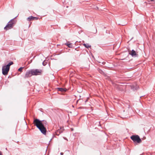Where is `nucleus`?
<instances>
[{
    "instance_id": "nucleus-1",
    "label": "nucleus",
    "mask_w": 155,
    "mask_h": 155,
    "mask_svg": "<svg viewBox=\"0 0 155 155\" xmlns=\"http://www.w3.org/2000/svg\"><path fill=\"white\" fill-rule=\"evenodd\" d=\"M33 123L42 134L44 135H46L47 131L46 127L48 125V123L46 120H40L37 118L34 119Z\"/></svg>"
},
{
    "instance_id": "nucleus-2",
    "label": "nucleus",
    "mask_w": 155,
    "mask_h": 155,
    "mask_svg": "<svg viewBox=\"0 0 155 155\" xmlns=\"http://www.w3.org/2000/svg\"><path fill=\"white\" fill-rule=\"evenodd\" d=\"M130 139L135 143H140L142 142L139 136L137 135H133L130 137Z\"/></svg>"
},
{
    "instance_id": "nucleus-3",
    "label": "nucleus",
    "mask_w": 155,
    "mask_h": 155,
    "mask_svg": "<svg viewBox=\"0 0 155 155\" xmlns=\"http://www.w3.org/2000/svg\"><path fill=\"white\" fill-rule=\"evenodd\" d=\"M17 17H15L14 18L11 20L8 23L7 25L4 27V29L5 30L11 29L13 28L14 26V19Z\"/></svg>"
},
{
    "instance_id": "nucleus-4",
    "label": "nucleus",
    "mask_w": 155,
    "mask_h": 155,
    "mask_svg": "<svg viewBox=\"0 0 155 155\" xmlns=\"http://www.w3.org/2000/svg\"><path fill=\"white\" fill-rule=\"evenodd\" d=\"M31 70L32 75L35 76L41 75L42 71L41 70L38 69H31Z\"/></svg>"
},
{
    "instance_id": "nucleus-5",
    "label": "nucleus",
    "mask_w": 155,
    "mask_h": 155,
    "mask_svg": "<svg viewBox=\"0 0 155 155\" xmlns=\"http://www.w3.org/2000/svg\"><path fill=\"white\" fill-rule=\"evenodd\" d=\"M10 68L6 65H4L2 67V73L4 75H6L8 74Z\"/></svg>"
},
{
    "instance_id": "nucleus-6",
    "label": "nucleus",
    "mask_w": 155,
    "mask_h": 155,
    "mask_svg": "<svg viewBox=\"0 0 155 155\" xmlns=\"http://www.w3.org/2000/svg\"><path fill=\"white\" fill-rule=\"evenodd\" d=\"M129 54L133 57H137L138 55L136 51L134 49L132 50L130 52H129Z\"/></svg>"
},
{
    "instance_id": "nucleus-7",
    "label": "nucleus",
    "mask_w": 155,
    "mask_h": 155,
    "mask_svg": "<svg viewBox=\"0 0 155 155\" xmlns=\"http://www.w3.org/2000/svg\"><path fill=\"white\" fill-rule=\"evenodd\" d=\"M31 72L32 71L31 69L27 71L24 76V78H28L33 75H32V73H31Z\"/></svg>"
},
{
    "instance_id": "nucleus-8",
    "label": "nucleus",
    "mask_w": 155,
    "mask_h": 155,
    "mask_svg": "<svg viewBox=\"0 0 155 155\" xmlns=\"http://www.w3.org/2000/svg\"><path fill=\"white\" fill-rule=\"evenodd\" d=\"M38 19V18L36 17H35L32 16H30L27 18V20L28 21H30L33 20H36Z\"/></svg>"
},
{
    "instance_id": "nucleus-9",
    "label": "nucleus",
    "mask_w": 155,
    "mask_h": 155,
    "mask_svg": "<svg viewBox=\"0 0 155 155\" xmlns=\"http://www.w3.org/2000/svg\"><path fill=\"white\" fill-rule=\"evenodd\" d=\"M130 87L131 89L133 91H137L139 88V86L136 84L131 85Z\"/></svg>"
},
{
    "instance_id": "nucleus-10",
    "label": "nucleus",
    "mask_w": 155,
    "mask_h": 155,
    "mask_svg": "<svg viewBox=\"0 0 155 155\" xmlns=\"http://www.w3.org/2000/svg\"><path fill=\"white\" fill-rule=\"evenodd\" d=\"M57 89L58 91H59L62 92H65L67 91V89L65 88L58 87Z\"/></svg>"
},
{
    "instance_id": "nucleus-11",
    "label": "nucleus",
    "mask_w": 155,
    "mask_h": 155,
    "mask_svg": "<svg viewBox=\"0 0 155 155\" xmlns=\"http://www.w3.org/2000/svg\"><path fill=\"white\" fill-rule=\"evenodd\" d=\"M97 70L101 74L103 75L104 76L106 75V74H105L104 72L99 68H97Z\"/></svg>"
},
{
    "instance_id": "nucleus-12",
    "label": "nucleus",
    "mask_w": 155,
    "mask_h": 155,
    "mask_svg": "<svg viewBox=\"0 0 155 155\" xmlns=\"http://www.w3.org/2000/svg\"><path fill=\"white\" fill-rule=\"evenodd\" d=\"M65 45L68 46V47L69 48H72L73 46V45L71 43H70L69 42H67L65 44Z\"/></svg>"
},
{
    "instance_id": "nucleus-13",
    "label": "nucleus",
    "mask_w": 155,
    "mask_h": 155,
    "mask_svg": "<svg viewBox=\"0 0 155 155\" xmlns=\"http://www.w3.org/2000/svg\"><path fill=\"white\" fill-rule=\"evenodd\" d=\"M83 45L86 48L89 49V48H91V45H89L88 44L84 43Z\"/></svg>"
},
{
    "instance_id": "nucleus-14",
    "label": "nucleus",
    "mask_w": 155,
    "mask_h": 155,
    "mask_svg": "<svg viewBox=\"0 0 155 155\" xmlns=\"http://www.w3.org/2000/svg\"><path fill=\"white\" fill-rule=\"evenodd\" d=\"M13 64V62L12 61H11L9 63H8L7 65H6L10 68V66L12 65Z\"/></svg>"
},
{
    "instance_id": "nucleus-15",
    "label": "nucleus",
    "mask_w": 155,
    "mask_h": 155,
    "mask_svg": "<svg viewBox=\"0 0 155 155\" xmlns=\"http://www.w3.org/2000/svg\"><path fill=\"white\" fill-rule=\"evenodd\" d=\"M24 68V67H21L19 68L18 69V71H19L22 72V70Z\"/></svg>"
},
{
    "instance_id": "nucleus-16",
    "label": "nucleus",
    "mask_w": 155,
    "mask_h": 155,
    "mask_svg": "<svg viewBox=\"0 0 155 155\" xmlns=\"http://www.w3.org/2000/svg\"><path fill=\"white\" fill-rule=\"evenodd\" d=\"M47 62L45 61H44L42 62V65L43 66H45L47 64Z\"/></svg>"
},
{
    "instance_id": "nucleus-17",
    "label": "nucleus",
    "mask_w": 155,
    "mask_h": 155,
    "mask_svg": "<svg viewBox=\"0 0 155 155\" xmlns=\"http://www.w3.org/2000/svg\"><path fill=\"white\" fill-rule=\"evenodd\" d=\"M102 64L103 65H104L106 64V62H103L102 63Z\"/></svg>"
},
{
    "instance_id": "nucleus-18",
    "label": "nucleus",
    "mask_w": 155,
    "mask_h": 155,
    "mask_svg": "<svg viewBox=\"0 0 155 155\" xmlns=\"http://www.w3.org/2000/svg\"><path fill=\"white\" fill-rule=\"evenodd\" d=\"M60 154L61 155H63L64 154V153L62 152H61V153Z\"/></svg>"
},
{
    "instance_id": "nucleus-19",
    "label": "nucleus",
    "mask_w": 155,
    "mask_h": 155,
    "mask_svg": "<svg viewBox=\"0 0 155 155\" xmlns=\"http://www.w3.org/2000/svg\"><path fill=\"white\" fill-rule=\"evenodd\" d=\"M88 101V100L87 99L85 101V102L86 103Z\"/></svg>"
},
{
    "instance_id": "nucleus-20",
    "label": "nucleus",
    "mask_w": 155,
    "mask_h": 155,
    "mask_svg": "<svg viewBox=\"0 0 155 155\" xmlns=\"http://www.w3.org/2000/svg\"><path fill=\"white\" fill-rule=\"evenodd\" d=\"M0 155H2V153L1 152H0Z\"/></svg>"
},
{
    "instance_id": "nucleus-21",
    "label": "nucleus",
    "mask_w": 155,
    "mask_h": 155,
    "mask_svg": "<svg viewBox=\"0 0 155 155\" xmlns=\"http://www.w3.org/2000/svg\"><path fill=\"white\" fill-rule=\"evenodd\" d=\"M97 32V29H96V32L95 33H96Z\"/></svg>"
},
{
    "instance_id": "nucleus-22",
    "label": "nucleus",
    "mask_w": 155,
    "mask_h": 155,
    "mask_svg": "<svg viewBox=\"0 0 155 155\" xmlns=\"http://www.w3.org/2000/svg\"><path fill=\"white\" fill-rule=\"evenodd\" d=\"M150 0L152 2H153L154 1V0Z\"/></svg>"
},
{
    "instance_id": "nucleus-23",
    "label": "nucleus",
    "mask_w": 155,
    "mask_h": 155,
    "mask_svg": "<svg viewBox=\"0 0 155 155\" xmlns=\"http://www.w3.org/2000/svg\"><path fill=\"white\" fill-rule=\"evenodd\" d=\"M71 130H73V128H71Z\"/></svg>"
},
{
    "instance_id": "nucleus-24",
    "label": "nucleus",
    "mask_w": 155,
    "mask_h": 155,
    "mask_svg": "<svg viewBox=\"0 0 155 155\" xmlns=\"http://www.w3.org/2000/svg\"><path fill=\"white\" fill-rule=\"evenodd\" d=\"M64 139L65 140H68L66 138V139L64 138Z\"/></svg>"
},
{
    "instance_id": "nucleus-25",
    "label": "nucleus",
    "mask_w": 155,
    "mask_h": 155,
    "mask_svg": "<svg viewBox=\"0 0 155 155\" xmlns=\"http://www.w3.org/2000/svg\"><path fill=\"white\" fill-rule=\"evenodd\" d=\"M143 96H140V98H141V97H143Z\"/></svg>"
},
{
    "instance_id": "nucleus-26",
    "label": "nucleus",
    "mask_w": 155,
    "mask_h": 155,
    "mask_svg": "<svg viewBox=\"0 0 155 155\" xmlns=\"http://www.w3.org/2000/svg\"><path fill=\"white\" fill-rule=\"evenodd\" d=\"M56 135H59V134H57V133H56Z\"/></svg>"
},
{
    "instance_id": "nucleus-27",
    "label": "nucleus",
    "mask_w": 155,
    "mask_h": 155,
    "mask_svg": "<svg viewBox=\"0 0 155 155\" xmlns=\"http://www.w3.org/2000/svg\"><path fill=\"white\" fill-rule=\"evenodd\" d=\"M51 139L50 140V141H49V142L51 141Z\"/></svg>"
},
{
    "instance_id": "nucleus-28",
    "label": "nucleus",
    "mask_w": 155,
    "mask_h": 155,
    "mask_svg": "<svg viewBox=\"0 0 155 155\" xmlns=\"http://www.w3.org/2000/svg\"><path fill=\"white\" fill-rule=\"evenodd\" d=\"M78 101H79V100H77V102H78Z\"/></svg>"
},
{
    "instance_id": "nucleus-29",
    "label": "nucleus",
    "mask_w": 155,
    "mask_h": 155,
    "mask_svg": "<svg viewBox=\"0 0 155 155\" xmlns=\"http://www.w3.org/2000/svg\"><path fill=\"white\" fill-rule=\"evenodd\" d=\"M99 63H101V62H98Z\"/></svg>"
},
{
    "instance_id": "nucleus-30",
    "label": "nucleus",
    "mask_w": 155,
    "mask_h": 155,
    "mask_svg": "<svg viewBox=\"0 0 155 155\" xmlns=\"http://www.w3.org/2000/svg\"><path fill=\"white\" fill-rule=\"evenodd\" d=\"M18 142H18H18H17V143H18Z\"/></svg>"
}]
</instances>
